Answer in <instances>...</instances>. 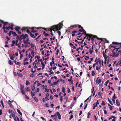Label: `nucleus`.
Returning a JSON list of instances; mask_svg holds the SVG:
<instances>
[{
	"label": "nucleus",
	"instance_id": "nucleus-1",
	"mask_svg": "<svg viewBox=\"0 0 121 121\" xmlns=\"http://www.w3.org/2000/svg\"><path fill=\"white\" fill-rule=\"evenodd\" d=\"M76 27H78V28H81V29H79L78 30V32L80 33L82 32H84V33H86V31L85 30L83 29V28L80 25H72L69 27L70 29H72L73 28H75Z\"/></svg>",
	"mask_w": 121,
	"mask_h": 121
},
{
	"label": "nucleus",
	"instance_id": "nucleus-2",
	"mask_svg": "<svg viewBox=\"0 0 121 121\" xmlns=\"http://www.w3.org/2000/svg\"><path fill=\"white\" fill-rule=\"evenodd\" d=\"M16 36L17 37L16 38L17 40H22V39L23 40L24 39H26V38L28 36V35L26 34H22L20 35H18L17 36Z\"/></svg>",
	"mask_w": 121,
	"mask_h": 121
},
{
	"label": "nucleus",
	"instance_id": "nucleus-3",
	"mask_svg": "<svg viewBox=\"0 0 121 121\" xmlns=\"http://www.w3.org/2000/svg\"><path fill=\"white\" fill-rule=\"evenodd\" d=\"M26 40L25 39H24L23 40V42L26 45L24 47L25 48H26L27 47H29L30 45H27L28 44H30V43L29 42V38L28 37V36L27 37Z\"/></svg>",
	"mask_w": 121,
	"mask_h": 121
},
{
	"label": "nucleus",
	"instance_id": "nucleus-4",
	"mask_svg": "<svg viewBox=\"0 0 121 121\" xmlns=\"http://www.w3.org/2000/svg\"><path fill=\"white\" fill-rule=\"evenodd\" d=\"M9 26H6L5 28L6 30H7L8 31L9 29L12 30H13L14 29L13 27L14 26V25L13 23H10L9 24Z\"/></svg>",
	"mask_w": 121,
	"mask_h": 121
},
{
	"label": "nucleus",
	"instance_id": "nucleus-5",
	"mask_svg": "<svg viewBox=\"0 0 121 121\" xmlns=\"http://www.w3.org/2000/svg\"><path fill=\"white\" fill-rule=\"evenodd\" d=\"M112 43L113 44H115L116 45V47H117V48H119V49L121 47V43L113 42Z\"/></svg>",
	"mask_w": 121,
	"mask_h": 121
},
{
	"label": "nucleus",
	"instance_id": "nucleus-6",
	"mask_svg": "<svg viewBox=\"0 0 121 121\" xmlns=\"http://www.w3.org/2000/svg\"><path fill=\"white\" fill-rule=\"evenodd\" d=\"M57 27V26H53L51 28H48L47 29L48 31H50V32L52 31V30L54 31L55 30H56V28Z\"/></svg>",
	"mask_w": 121,
	"mask_h": 121
},
{
	"label": "nucleus",
	"instance_id": "nucleus-7",
	"mask_svg": "<svg viewBox=\"0 0 121 121\" xmlns=\"http://www.w3.org/2000/svg\"><path fill=\"white\" fill-rule=\"evenodd\" d=\"M63 26L62 24L60 23L58 25H55V26H57V27L56 28V30H60V29L61 28V26L62 25Z\"/></svg>",
	"mask_w": 121,
	"mask_h": 121
},
{
	"label": "nucleus",
	"instance_id": "nucleus-8",
	"mask_svg": "<svg viewBox=\"0 0 121 121\" xmlns=\"http://www.w3.org/2000/svg\"><path fill=\"white\" fill-rule=\"evenodd\" d=\"M20 29V27L19 26H16L15 28V30L17 32V33L19 34H21V32L19 31V30Z\"/></svg>",
	"mask_w": 121,
	"mask_h": 121
},
{
	"label": "nucleus",
	"instance_id": "nucleus-9",
	"mask_svg": "<svg viewBox=\"0 0 121 121\" xmlns=\"http://www.w3.org/2000/svg\"><path fill=\"white\" fill-rule=\"evenodd\" d=\"M97 38L98 39H100V38H98L97 37V36L95 35H93L92 36L91 38V40H92V42L91 43H93L94 42V38Z\"/></svg>",
	"mask_w": 121,
	"mask_h": 121
},
{
	"label": "nucleus",
	"instance_id": "nucleus-10",
	"mask_svg": "<svg viewBox=\"0 0 121 121\" xmlns=\"http://www.w3.org/2000/svg\"><path fill=\"white\" fill-rule=\"evenodd\" d=\"M39 34L37 33H36L35 35L32 34H30V36L33 38H35L36 36Z\"/></svg>",
	"mask_w": 121,
	"mask_h": 121
},
{
	"label": "nucleus",
	"instance_id": "nucleus-11",
	"mask_svg": "<svg viewBox=\"0 0 121 121\" xmlns=\"http://www.w3.org/2000/svg\"><path fill=\"white\" fill-rule=\"evenodd\" d=\"M11 113L12 115V117L14 118V120L16 119V117L14 112L12 110H11Z\"/></svg>",
	"mask_w": 121,
	"mask_h": 121
},
{
	"label": "nucleus",
	"instance_id": "nucleus-12",
	"mask_svg": "<svg viewBox=\"0 0 121 121\" xmlns=\"http://www.w3.org/2000/svg\"><path fill=\"white\" fill-rule=\"evenodd\" d=\"M78 31L76 30H74L72 32V33L73 34H72V36L73 37L75 35H77L75 34V33L77 32Z\"/></svg>",
	"mask_w": 121,
	"mask_h": 121
},
{
	"label": "nucleus",
	"instance_id": "nucleus-13",
	"mask_svg": "<svg viewBox=\"0 0 121 121\" xmlns=\"http://www.w3.org/2000/svg\"><path fill=\"white\" fill-rule=\"evenodd\" d=\"M115 94H114L112 98V101L113 103H115V99L117 98V97L115 96Z\"/></svg>",
	"mask_w": 121,
	"mask_h": 121
},
{
	"label": "nucleus",
	"instance_id": "nucleus-14",
	"mask_svg": "<svg viewBox=\"0 0 121 121\" xmlns=\"http://www.w3.org/2000/svg\"><path fill=\"white\" fill-rule=\"evenodd\" d=\"M6 25L4 24V25H3V26L2 27V28L4 30V33H7V31L6 30H5V28H6V26H5Z\"/></svg>",
	"mask_w": 121,
	"mask_h": 121
},
{
	"label": "nucleus",
	"instance_id": "nucleus-15",
	"mask_svg": "<svg viewBox=\"0 0 121 121\" xmlns=\"http://www.w3.org/2000/svg\"><path fill=\"white\" fill-rule=\"evenodd\" d=\"M99 77L97 78L96 81V83L97 84H99L100 83L101 81V79L100 78L99 79Z\"/></svg>",
	"mask_w": 121,
	"mask_h": 121
},
{
	"label": "nucleus",
	"instance_id": "nucleus-16",
	"mask_svg": "<svg viewBox=\"0 0 121 121\" xmlns=\"http://www.w3.org/2000/svg\"><path fill=\"white\" fill-rule=\"evenodd\" d=\"M0 21H1V22L2 23H3L4 24L6 25H7L8 26H9V22H4L2 20H0Z\"/></svg>",
	"mask_w": 121,
	"mask_h": 121
},
{
	"label": "nucleus",
	"instance_id": "nucleus-17",
	"mask_svg": "<svg viewBox=\"0 0 121 121\" xmlns=\"http://www.w3.org/2000/svg\"><path fill=\"white\" fill-rule=\"evenodd\" d=\"M93 35H91L89 34H87L86 33V36L87 37H88L89 38H91H91Z\"/></svg>",
	"mask_w": 121,
	"mask_h": 121
},
{
	"label": "nucleus",
	"instance_id": "nucleus-18",
	"mask_svg": "<svg viewBox=\"0 0 121 121\" xmlns=\"http://www.w3.org/2000/svg\"><path fill=\"white\" fill-rule=\"evenodd\" d=\"M103 56L104 58L105 59V61H106L107 60V57H106V54L104 53V51H103Z\"/></svg>",
	"mask_w": 121,
	"mask_h": 121
},
{
	"label": "nucleus",
	"instance_id": "nucleus-19",
	"mask_svg": "<svg viewBox=\"0 0 121 121\" xmlns=\"http://www.w3.org/2000/svg\"><path fill=\"white\" fill-rule=\"evenodd\" d=\"M12 34L14 36H18V35L16 33V32L13 31H12Z\"/></svg>",
	"mask_w": 121,
	"mask_h": 121
},
{
	"label": "nucleus",
	"instance_id": "nucleus-20",
	"mask_svg": "<svg viewBox=\"0 0 121 121\" xmlns=\"http://www.w3.org/2000/svg\"><path fill=\"white\" fill-rule=\"evenodd\" d=\"M120 49L119 48H114L112 51V52H118V49Z\"/></svg>",
	"mask_w": 121,
	"mask_h": 121
},
{
	"label": "nucleus",
	"instance_id": "nucleus-21",
	"mask_svg": "<svg viewBox=\"0 0 121 121\" xmlns=\"http://www.w3.org/2000/svg\"><path fill=\"white\" fill-rule=\"evenodd\" d=\"M13 61L14 62L16 65H20V64H21V63H20L19 62H16V61L15 60H14Z\"/></svg>",
	"mask_w": 121,
	"mask_h": 121
},
{
	"label": "nucleus",
	"instance_id": "nucleus-22",
	"mask_svg": "<svg viewBox=\"0 0 121 121\" xmlns=\"http://www.w3.org/2000/svg\"><path fill=\"white\" fill-rule=\"evenodd\" d=\"M17 75L18 76L21 78H22L23 76V75L22 73H18V72L17 73Z\"/></svg>",
	"mask_w": 121,
	"mask_h": 121
},
{
	"label": "nucleus",
	"instance_id": "nucleus-23",
	"mask_svg": "<svg viewBox=\"0 0 121 121\" xmlns=\"http://www.w3.org/2000/svg\"><path fill=\"white\" fill-rule=\"evenodd\" d=\"M116 103L117 105L118 106L120 105V102L119 101L118 99H117L116 100Z\"/></svg>",
	"mask_w": 121,
	"mask_h": 121
},
{
	"label": "nucleus",
	"instance_id": "nucleus-24",
	"mask_svg": "<svg viewBox=\"0 0 121 121\" xmlns=\"http://www.w3.org/2000/svg\"><path fill=\"white\" fill-rule=\"evenodd\" d=\"M24 90L26 91H30V88L29 87L26 88H25Z\"/></svg>",
	"mask_w": 121,
	"mask_h": 121
},
{
	"label": "nucleus",
	"instance_id": "nucleus-25",
	"mask_svg": "<svg viewBox=\"0 0 121 121\" xmlns=\"http://www.w3.org/2000/svg\"><path fill=\"white\" fill-rule=\"evenodd\" d=\"M59 80H57L56 82H53V85H56L59 82Z\"/></svg>",
	"mask_w": 121,
	"mask_h": 121
},
{
	"label": "nucleus",
	"instance_id": "nucleus-26",
	"mask_svg": "<svg viewBox=\"0 0 121 121\" xmlns=\"http://www.w3.org/2000/svg\"><path fill=\"white\" fill-rule=\"evenodd\" d=\"M41 64L42 65V69H44L45 66V65L44 64L43 62H41Z\"/></svg>",
	"mask_w": 121,
	"mask_h": 121
},
{
	"label": "nucleus",
	"instance_id": "nucleus-27",
	"mask_svg": "<svg viewBox=\"0 0 121 121\" xmlns=\"http://www.w3.org/2000/svg\"><path fill=\"white\" fill-rule=\"evenodd\" d=\"M13 61H12L11 60H9V64L10 65H13Z\"/></svg>",
	"mask_w": 121,
	"mask_h": 121
},
{
	"label": "nucleus",
	"instance_id": "nucleus-28",
	"mask_svg": "<svg viewBox=\"0 0 121 121\" xmlns=\"http://www.w3.org/2000/svg\"><path fill=\"white\" fill-rule=\"evenodd\" d=\"M113 54L112 55H111L110 56H112V57H114V56H115V54L116 53V52H112Z\"/></svg>",
	"mask_w": 121,
	"mask_h": 121
},
{
	"label": "nucleus",
	"instance_id": "nucleus-29",
	"mask_svg": "<svg viewBox=\"0 0 121 121\" xmlns=\"http://www.w3.org/2000/svg\"><path fill=\"white\" fill-rule=\"evenodd\" d=\"M35 92H33L32 91H31V96L33 97V96H34L35 95V93L36 92V91H35Z\"/></svg>",
	"mask_w": 121,
	"mask_h": 121
},
{
	"label": "nucleus",
	"instance_id": "nucleus-30",
	"mask_svg": "<svg viewBox=\"0 0 121 121\" xmlns=\"http://www.w3.org/2000/svg\"><path fill=\"white\" fill-rule=\"evenodd\" d=\"M17 112L19 113V114L21 115H22V113L20 111V110L17 109Z\"/></svg>",
	"mask_w": 121,
	"mask_h": 121
},
{
	"label": "nucleus",
	"instance_id": "nucleus-31",
	"mask_svg": "<svg viewBox=\"0 0 121 121\" xmlns=\"http://www.w3.org/2000/svg\"><path fill=\"white\" fill-rule=\"evenodd\" d=\"M28 28V27H23L22 30V31L23 30L24 31H25Z\"/></svg>",
	"mask_w": 121,
	"mask_h": 121
},
{
	"label": "nucleus",
	"instance_id": "nucleus-32",
	"mask_svg": "<svg viewBox=\"0 0 121 121\" xmlns=\"http://www.w3.org/2000/svg\"><path fill=\"white\" fill-rule=\"evenodd\" d=\"M35 29H39V28H37L35 27H32L30 28V29H31L32 30H35Z\"/></svg>",
	"mask_w": 121,
	"mask_h": 121
},
{
	"label": "nucleus",
	"instance_id": "nucleus-33",
	"mask_svg": "<svg viewBox=\"0 0 121 121\" xmlns=\"http://www.w3.org/2000/svg\"><path fill=\"white\" fill-rule=\"evenodd\" d=\"M97 60H98L97 61H98V63H99V64L101 66V60H100V58H98L97 59Z\"/></svg>",
	"mask_w": 121,
	"mask_h": 121
},
{
	"label": "nucleus",
	"instance_id": "nucleus-34",
	"mask_svg": "<svg viewBox=\"0 0 121 121\" xmlns=\"http://www.w3.org/2000/svg\"><path fill=\"white\" fill-rule=\"evenodd\" d=\"M92 76H94L95 75V71L93 70L92 71Z\"/></svg>",
	"mask_w": 121,
	"mask_h": 121
},
{
	"label": "nucleus",
	"instance_id": "nucleus-35",
	"mask_svg": "<svg viewBox=\"0 0 121 121\" xmlns=\"http://www.w3.org/2000/svg\"><path fill=\"white\" fill-rule=\"evenodd\" d=\"M34 98L36 102H37L38 101V99L36 97H35Z\"/></svg>",
	"mask_w": 121,
	"mask_h": 121
},
{
	"label": "nucleus",
	"instance_id": "nucleus-36",
	"mask_svg": "<svg viewBox=\"0 0 121 121\" xmlns=\"http://www.w3.org/2000/svg\"><path fill=\"white\" fill-rule=\"evenodd\" d=\"M24 88V86H23L22 85H21L20 89L22 90H23V89Z\"/></svg>",
	"mask_w": 121,
	"mask_h": 121
},
{
	"label": "nucleus",
	"instance_id": "nucleus-37",
	"mask_svg": "<svg viewBox=\"0 0 121 121\" xmlns=\"http://www.w3.org/2000/svg\"><path fill=\"white\" fill-rule=\"evenodd\" d=\"M35 86L33 85L31 87V89L33 91H34L35 89Z\"/></svg>",
	"mask_w": 121,
	"mask_h": 121
},
{
	"label": "nucleus",
	"instance_id": "nucleus-38",
	"mask_svg": "<svg viewBox=\"0 0 121 121\" xmlns=\"http://www.w3.org/2000/svg\"><path fill=\"white\" fill-rule=\"evenodd\" d=\"M62 92H65V87L64 86L62 87Z\"/></svg>",
	"mask_w": 121,
	"mask_h": 121
},
{
	"label": "nucleus",
	"instance_id": "nucleus-39",
	"mask_svg": "<svg viewBox=\"0 0 121 121\" xmlns=\"http://www.w3.org/2000/svg\"><path fill=\"white\" fill-rule=\"evenodd\" d=\"M0 103L2 104L3 107H4V105L3 104V100H1L0 102Z\"/></svg>",
	"mask_w": 121,
	"mask_h": 121
},
{
	"label": "nucleus",
	"instance_id": "nucleus-40",
	"mask_svg": "<svg viewBox=\"0 0 121 121\" xmlns=\"http://www.w3.org/2000/svg\"><path fill=\"white\" fill-rule=\"evenodd\" d=\"M84 41V39H82L81 42H78V44H79V43H81L82 44H83V42Z\"/></svg>",
	"mask_w": 121,
	"mask_h": 121
},
{
	"label": "nucleus",
	"instance_id": "nucleus-41",
	"mask_svg": "<svg viewBox=\"0 0 121 121\" xmlns=\"http://www.w3.org/2000/svg\"><path fill=\"white\" fill-rule=\"evenodd\" d=\"M30 84V83L27 81H26V85H29Z\"/></svg>",
	"mask_w": 121,
	"mask_h": 121
},
{
	"label": "nucleus",
	"instance_id": "nucleus-42",
	"mask_svg": "<svg viewBox=\"0 0 121 121\" xmlns=\"http://www.w3.org/2000/svg\"><path fill=\"white\" fill-rule=\"evenodd\" d=\"M60 81L62 82L63 83H65V81L64 80L62 79L61 78L60 79Z\"/></svg>",
	"mask_w": 121,
	"mask_h": 121
},
{
	"label": "nucleus",
	"instance_id": "nucleus-43",
	"mask_svg": "<svg viewBox=\"0 0 121 121\" xmlns=\"http://www.w3.org/2000/svg\"><path fill=\"white\" fill-rule=\"evenodd\" d=\"M26 32L28 33H29L30 34H32V33L31 32H30V31L28 29H27L26 30Z\"/></svg>",
	"mask_w": 121,
	"mask_h": 121
},
{
	"label": "nucleus",
	"instance_id": "nucleus-44",
	"mask_svg": "<svg viewBox=\"0 0 121 121\" xmlns=\"http://www.w3.org/2000/svg\"><path fill=\"white\" fill-rule=\"evenodd\" d=\"M91 114L89 112H88V114H87V118H90L89 116Z\"/></svg>",
	"mask_w": 121,
	"mask_h": 121
},
{
	"label": "nucleus",
	"instance_id": "nucleus-45",
	"mask_svg": "<svg viewBox=\"0 0 121 121\" xmlns=\"http://www.w3.org/2000/svg\"><path fill=\"white\" fill-rule=\"evenodd\" d=\"M10 59L12 60H14V58L13 57H12V56H11H11H10Z\"/></svg>",
	"mask_w": 121,
	"mask_h": 121
},
{
	"label": "nucleus",
	"instance_id": "nucleus-46",
	"mask_svg": "<svg viewBox=\"0 0 121 121\" xmlns=\"http://www.w3.org/2000/svg\"><path fill=\"white\" fill-rule=\"evenodd\" d=\"M12 34V31H10L9 32V35L10 36L11 35V34Z\"/></svg>",
	"mask_w": 121,
	"mask_h": 121
},
{
	"label": "nucleus",
	"instance_id": "nucleus-47",
	"mask_svg": "<svg viewBox=\"0 0 121 121\" xmlns=\"http://www.w3.org/2000/svg\"><path fill=\"white\" fill-rule=\"evenodd\" d=\"M96 104L95 105H94L93 107V109H95V107H97V103H95Z\"/></svg>",
	"mask_w": 121,
	"mask_h": 121
},
{
	"label": "nucleus",
	"instance_id": "nucleus-48",
	"mask_svg": "<svg viewBox=\"0 0 121 121\" xmlns=\"http://www.w3.org/2000/svg\"><path fill=\"white\" fill-rule=\"evenodd\" d=\"M119 53H116V54H115V57H117L120 54Z\"/></svg>",
	"mask_w": 121,
	"mask_h": 121
},
{
	"label": "nucleus",
	"instance_id": "nucleus-49",
	"mask_svg": "<svg viewBox=\"0 0 121 121\" xmlns=\"http://www.w3.org/2000/svg\"><path fill=\"white\" fill-rule=\"evenodd\" d=\"M119 53H116V54H115V57H117L120 54Z\"/></svg>",
	"mask_w": 121,
	"mask_h": 121
},
{
	"label": "nucleus",
	"instance_id": "nucleus-50",
	"mask_svg": "<svg viewBox=\"0 0 121 121\" xmlns=\"http://www.w3.org/2000/svg\"><path fill=\"white\" fill-rule=\"evenodd\" d=\"M89 52L90 54H91L93 52V50H91V48L89 49Z\"/></svg>",
	"mask_w": 121,
	"mask_h": 121
},
{
	"label": "nucleus",
	"instance_id": "nucleus-51",
	"mask_svg": "<svg viewBox=\"0 0 121 121\" xmlns=\"http://www.w3.org/2000/svg\"><path fill=\"white\" fill-rule=\"evenodd\" d=\"M45 106L46 107H48L49 106V105L48 103H46L45 104Z\"/></svg>",
	"mask_w": 121,
	"mask_h": 121
},
{
	"label": "nucleus",
	"instance_id": "nucleus-52",
	"mask_svg": "<svg viewBox=\"0 0 121 121\" xmlns=\"http://www.w3.org/2000/svg\"><path fill=\"white\" fill-rule=\"evenodd\" d=\"M6 37L7 41H9L10 39V38L8 36H7Z\"/></svg>",
	"mask_w": 121,
	"mask_h": 121
},
{
	"label": "nucleus",
	"instance_id": "nucleus-53",
	"mask_svg": "<svg viewBox=\"0 0 121 121\" xmlns=\"http://www.w3.org/2000/svg\"><path fill=\"white\" fill-rule=\"evenodd\" d=\"M30 46V45H31V48H33L34 47V45L33 44V43H31L29 45Z\"/></svg>",
	"mask_w": 121,
	"mask_h": 121
},
{
	"label": "nucleus",
	"instance_id": "nucleus-54",
	"mask_svg": "<svg viewBox=\"0 0 121 121\" xmlns=\"http://www.w3.org/2000/svg\"><path fill=\"white\" fill-rule=\"evenodd\" d=\"M31 31V32H33V33H35V32H37V30H34Z\"/></svg>",
	"mask_w": 121,
	"mask_h": 121
},
{
	"label": "nucleus",
	"instance_id": "nucleus-55",
	"mask_svg": "<svg viewBox=\"0 0 121 121\" xmlns=\"http://www.w3.org/2000/svg\"><path fill=\"white\" fill-rule=\"evenodd\" d=\"M35 58H37L38 60H39V59H40V57L39 56H35Z\"/></svg>",
	"mask_w": 121,
	"mask_h": 121
},
{
	"label": "nucleus",
	"instance_id": "nucleus-56",
	"mask_svg": "<svg viewBox=\"0 0 121 121\" xmlns=\"http://www.w3.org/2000/svg\"><path fill=\"white\" fill-rule=\"evenodd\" d=\"M28 62H25L24 61L23 65H27L28 64Z\"/></svg>",
	"mask_w": 121,
	"mask_h": 121
},
{
	"label": "nucleus",
	"instance_id": "nucleus-57",
	"mask_svg": "<svg viewBox=\"0 0 121 121\" xmlns=\"http://www.w3.org/2000/svg\"><path fill=\"white\" fill-rule=\"evenodd\" d=\"M21 92L24 95H26L25 93L24 90L21 91Z\"/></svg>",
	"mask_w": 121,
	"mask_h": 121
},
{
	"label": "nucleus",
	"instance_id": "nucleus-58",
	"mask_svg": "<svg viewBox=\"0 0 121 121\" xmlns=\"http://www.w3.org/2000/svg\"><path fill=\"white\" fill-rule=\"evenodd\" d=\"M45 92H49V90L48 89H47V88H45Z\"/></svg>",
	"mask_w": 121,
	"mask_h": 121
},
{
	"label": "nucleus",
	"instance_id": "nucleus-59",
	"mask_svg": "<svg viewBox=\"0 0 121 121\" xmlns=\"http://www.w3.org/2000/svg\"><path fill=\"white\" fill-rule=\"evenodd\" d=\"M101 104L102 105H105V104L104 102L103 101Z\"/></svg>",
	"mask_w": 121,
	"mask_h": 121
},
{
	"label": "nucleus",
	"instance_id": "nucleus-60",
	"mask_svg": "<svg viewBox=\"0 0 121 121\" xmlns=\"http://www.w3.org/2000/svg\"><path fill=\"white\" fill-rule=\"evenodd\" d=\"M57 33L59 35V36H60L61 35V32L59 31H57Z\"/></svg>",
	"mask_w": 121,
	"mask_h": 121
},
{
	"label": "nucleus",
	"instance_id": "nucleus-61",
	"mask_svg": "<svg viewBox=\"0 0 121 121\" xmlns=\"http://www.w3.org/2000/svg\"><path fill=\"white\" fill-rule=\"evenodd\" d=\"M100 68V67H98L97 66H96V70H99V69Z\"/></svg>",
	"mask_w": 121,
	"mask_h": 121
},
{
	"label": "nucleus",
	"instance_id": "nucleus-62",
	"mask_svg": "<svg viewBox=\"0 0 121 121\" xmlns=\"http://www.w3.org/2000/svg\"><path fill=\"white\" fill-rule=\"evenodd\" d=\"M45 99H46V100L47 101L48 100H49L50 99L49 98L47 97H45Z\"/></svg>",
	"mask_w": 121,
	"mask_h": 121
},
{
	"label": "nucleus",
	"instance_id": "nucleus-63",
	"mask_svg": "<svg viewBox=\"0 0 121 121\" xmlns=\"http://www.w3.org/2000/svg\"><path fill=\"white\" fill-rule=\"evenodd\" d=\"M56 114L57 116H58L60 115V113L58 112H57L56 113Z\"/></svg>",
	"mask_w": 121,
	"mask_h": 121
},
{
	"label": "nucleus",
	"instance_id": "nucleus-64",
	"mask_svg": "<svg viewBox=\"0 0 121 121\" xmlns=\"http://www.w3.org/2000/svg\"><path fill=\"white\" fill-rule=\"evenodd\" d=\"M12 43L14 44L16 43V41L14 40H13L12 42Z\"/></svg>",
	"mask_w": 121,
	"mask_h": 121
}]
</instances>
